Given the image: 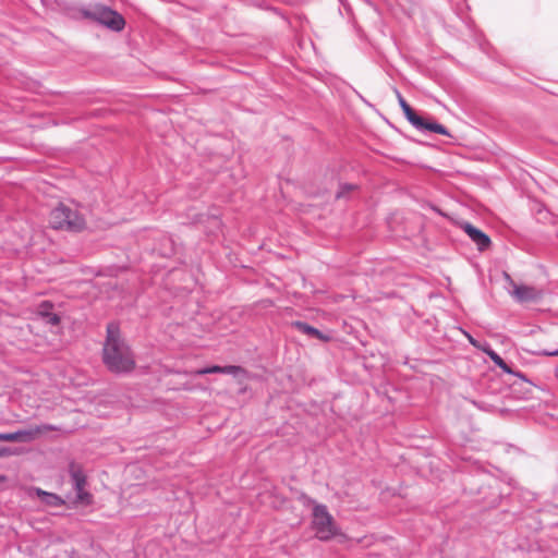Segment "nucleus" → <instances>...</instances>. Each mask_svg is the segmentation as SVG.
<instances>
[{
	"label": "nucleus",
	"instance_id": "6e6552de",
	"mask_svg": "<svg viewBox=\"0 0 558 558\" xmlns=\"http://www.w3.org/2000/svg\"><path fill=\"white\" fill-rule=\"evenodd\" d=\"M398 98L399 105L408 121L414 128H416V125H422V118L418 114H416V112L411 108V106L405 101V99L400 94H398Z\"/></svg>",
	"mask_w": 558,
	"mask_h": 558
},
{
	"label": "nucleus",
	"instance_id": "f3484780",
	"mask_svg": "<svg viewBox=\"0 0 558 558\" xmlns=\"http://www.w3.org/2000/svg\"><path fill=\"white\" fill-rule=\"evenodd\" d=\"M76 492V498L78 501L83 504H89L92 500V495L85 490V488H82V490H75Z\"/></svg>",
	"mask_w": 558,
	"mask_h": 558
},
{
	"label": "nucleus",
	"instance_id": "aec40b11",
	"mask_svg": "<svg viewBox=\"0 0 558 558\" xmlns=\"http://www.w3.org/2000/svg\"><path fill=\"white\" fill-rule=\"evenodd\" d=\"M11 453L10 449L9 448H5V447H0V458L1 457H7Z\"/></svg>",
	"mask_w": 558,
	"mask_h": 558
},
{
	"label": "nucleus",
	"instance_id": "423d86ee",
	"mask_svg": "<svg viewBox=\"0 0 558 558\" xmlns=\"http://www.w3.org/2000/svg\"><path fill=\"white\" fill-rule=\"evenodd\" d=\"M54 430H60V428L51 424H40L26 429L8 433V441L29 442L41 434Z\"/></svg>",
	"mask_w": 558,
	"mask_h": 558
},
{
	"label": "nucleus",
	"instance_id": "9b49d317",
	"mask_svg": "<svg viewBox=\"0 0 558 558\" xmlns=\"http://www.w3.org/2000/svg\"><path fill=\"white\" fill-rule=\"evenodd\" d=\"M50 308L51 304L49 302H43L39 306V315L43 316L46 324L57 326L60 323V317L54 313H50Z\"/></svg>",
	"mask_w": 558,
	"mask_h": 558
},
{
	"label": "nucleus",
	"instance_id": "2eb2a0df",
	"mask_svg": "<svg viewBox=\"0 0 558 558\" xmlns=\"http://www.w3.org/2000/svg\"><path fill=\"white\" fill-rule=\"evenodd\" d=\"M245 371L241 366L236 365H227L222 366V374L232 375L234 377L239 376L240 374H244Z\"/></svg>",
	"mask_w": 558,
	"mask_h": 558
},
{
	"label": "nucleus",
	"instance_id": "f03ea898",
	"mask_svg": "<svg viewBox=\"0 0 558 558\" xmlns=\"http://www.w3.org/2000/svg\"><path fill=\"white\" fill-rule=\"evenodd\" d=\"M49 223L53 229L80 232L85 228L84 217L64 204H60L50 213Z\"/></svg>",
	"mask_w": 558,
	"mask_h": 558
},
{
	"label": "nucleus",
	"instance_id": "6ab92c4d",
	"mask_svg": "<svg viewBox=\"0 0 558 558\" xmlns=\"http://www.w3.org/2000/svg\"><path fill=\"white\" fill-rule=\"evenodd\" d=\"M464 333H465V336H466V338H468L469 342H470L473 347H475V348H477V349H480V350H481V348H485V345H481V344H480V343H478V342H477V341H476V340H475V339H474L470 333H468V332H464Z\"/></svg>",
	"mask_w": 558,
	"mask_h": 558
},
{
	"label": "nucleus",
	"instance_id": "4468645a",
	"mask_svg": "<svg viewBox=\"0 0 558 558\" xmlns=\"http://www.w3.org/2000/svg\"><path fill=\"white\" fill-rule=\"evenodd\" d=\"M70 474H71V478H72V482H73V487L75 490H82V488H85V485H86V476L85 474L83 473L82 470L80 469H75V468H71V471H70Z\"/></svg>",
	"mask_w": 558,
	"mask_h": 558
},
{
	"label": "nucleus",
	"instance_id": "a211bd4d",
	"mask_svg": "<svg viewBox=\"0 0 558 558\" xmlns=\"http://www.w3.org/2000/svg\"><path fill=\"white\" fill-rule=\"evenodd\" d=\"M354 189H355V185H353V184H342L339 187V191L337 193V197L338 198L343 197L347 193H349L350 191H352Z\"/></svg>",
	"mask_w": 558,
	"mask_h": 558
},
{
	"label": "nucleus",
	"instance_id": "4be33fe9",
	"mask_svg": "<svg viewBox=\"0 0 558 558\" xmlns=\"http://www.w3.org/2000/svg\"><path fill=\"white\" fill-rule=\"evenodd\" d=\"M545 354L548 356H558V350L553 351V352H546Z\"/></svg>",
	"mask_w": 558,
	"mask_h": 558
},
{
	"label": "nucleus",
	"instance_id": "7ed1b4c3",
	"mask_svg": "<svg viewBox=\"0 0 558 558\" xmlns=\"http://www.w3.org/2000/svg\"><path fill=\"white\" fill-rule=\"evenodd\" d=\"M84 17L92 20L110 31L121 32L125 26L124 17L111 8L102 4H95L89 9L82 10Z\"/></svg>",
	"mask_w": 558,
	"mask_h": 558
},
{
	"label": "nucleus",
	"instance_id": "ddd939ff",
	"mask_svg": "<svg viewBox=\"0 0 558 558\" xmlns=\"http://www.w3.org/2000/svg\"><path fill=\"white\" fill-rule=\"evenodd\" d=\"M415 129L420 131H429L441 135H449L448 130L442 124L436 122H426L423 118L422 125H416Z\"/></svg>",
	"mask_w": 558,
	"mask_h": 558
},
{
	"label": "nucleus",
	"instance_id": "39448f33",
	"mask_svg": "<svg viewBox=\"0 0 558 558\" xmlns=\"http://www.w3.org/2000/svg\"><path fill=\"white\" fill-rule=\"evenodd\" d=\"M507 282L512 287L511 296L519 303L536 302L543 298V290L532 286L517 284L509 274H505Z\"/></svg>",
	"mask_w": 558,
	"mask_h": 558
},
{
	"label": "nucleus",
	"instance_id": "f257e3e1",
	"mask_svg": "<svg viewBox=\"0 0 558 558\" xmlns=\"http://www.w3.org/2000/svg\"><path fill=\"white\" fill-rule=\"evenodd\" d=\"M102 359L108 369L117 374L129 373L135 367L134 356L129 345L120 337L119 326L114 323L107 326Z\"/></svg>",
	"mask_w": 558,
	"mask_h": 558
},
{
	"label": "nucleus",
	"instance_id": "9d476101",
	"mask_svg": "<svg viewBox=\"0 0 558 558\" xmlns=\"http://www.w3.org/2000/svg\"><path fill=\"white\" fill-rule=\"evenodd\" d=\"M483 352H485L489 359L494 362L496 366H498L506 374H513L511 367L501 359V356L495 352L488 344H485V348H481Z\"/></svg>",
	"mask_w": 558,
	"mask_h": 558
},
{
	"label": "nucleus",
	"instance_id": "1a4fd4ad",
	"mask_svg": "<svg viewBox=\"0 0 558 558\" xmlns=\"http://www.w3.org/2000/svg\"><path fill=\"white\" fill-rule=\"evenodd\" d=\"M36 495L40 498V500L50 507H61L64 505V500L53 493H48L46 490H43L41 488L35 489Z\"/></svg>",
	"mask_w": 558,
	"mask_h": 558
},
{
	"label": "nucleus",
	"instance_id": "412c9836",
	"mask_svg": "<svg viewBox=\"0 0 558 558\" xmlns=\"http://www.w3.org/2000/svg\"><path fill=\"white\" fill-rule=\"evenodd\" d=\"M0 441H8V433H0Z\"/></svg>",
	"mask_w": 558,
	"mask_h": 558
},
{
	"label": "nucleus",
	"instance_id": "f8f14e48",
	"mask_svg": "<svg viewBox=\"0 0 558 558\" xmlns=\"http://www.w3.org/2000/svg\"><path fill=\"white\" fill-rule=\"evenodd\" d=\"M294 326L295 328L305 333V335H308L311 337H314V338H317V339H320V340H324V341H327L329 339V337L327 336H324L322 331H319L317 328L315 327H312L310 326L308 324L304 323V322H295L294 323Z\"/></svg>",
	"mask_w": 558,
	"mask_h": 558
},
{
	"label": "nucleus",
	"instance_id": "20e7f679",
	"mask_svg": "<svg viewBox=\"0 0 558 558\" xmlns=\"http://www.w3.org/2000/svg\"><path fill=\"white\" fill-rule=\"evenodd\" d=\"M312 526L315 531V536L320 541H329L338 533L333 518L325 505H315Z\"/></svg>",
	"mask_w": 558,
	"mask_h": 558
},
{
	"label": "nucleus",
	"instance_id": "0eeeda50",
	"mask_svg": "<svg viewBox=\"0 0 558 558\" xmlns=\"http://www.w3.org/2000/svg\"><path fill=\"white\" fill-rule=\"evenodd\" d=\"M463 231L469 235V238L473 241V243L477 246L480 251H485L490 245L489 236L484 233L482 230L475 228L470 222H464L462 225Z\"/></svg>",
	"mask_w": 558,
	"mask_h": 558
},
{
	"label": "nucleus",
	"instance_id": "dca6fc26",
	"mask_svg": "<svg viewBox=\"0 0 558 558\" xmlns=\"http://www.w3.org/2000/svg\"><path fill=\"white\" fill-rule=\"evenodd\" d=\"M216 373L222 374V366L214 365V366L197 369L195 372L196 375H206V374H216Z\"/></svg>",
	"mask_w": 558,
	"mask_h": 558
}]
</instances>
